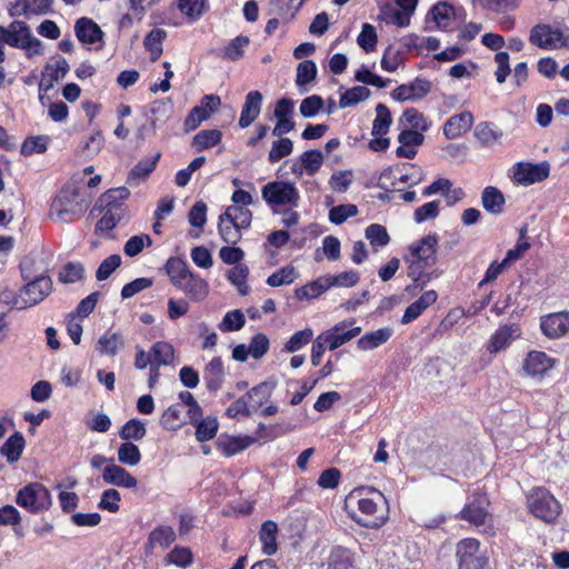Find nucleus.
Instances as JSON below:
<instances>
[{
    "mask_svg": "<svg viewBox=\"0 0 569 569\" xmlns=\"http://www.w3.org/2000/svg\"><path fill=\"white\" fill-rule=\"evenodd\" d=\"M392 123V118L389 109L382 104L379 103L376 107V118L372 123V136H385L388 133L390 126Z\"/></svg>",
    "mask_w": 569,
    "mask_h": 569,
    "instance_id": "44",
    "label": "nucleus"
},
{
    "mask_svg": "<svg viewBox=\"0 0 569 569\" xmlns=\"http://www.w3.org/2000/svg\"><path fill=\"white\" fill-rule=\"evenodd\" d=\"M298 277L296 269L292 266H286L278 271L270 274L267 283L270 287H280L292 283Z\"/></svg>",
    "mask_w": 569,
    "mask_h": 569,
    "instance_id": "62",
    "label": "nucleus"
},
{
    "mask_svg": "<svg viewBox=\"0 0 569 569\" xmlns=\"http://www.w3.org/2000/svg\"><path fill=\"white\" fill-rule=\"evenodd\" d=\"M90 204L74 183H67L54 196L50 203L49 218L62 222L71 223L82 217Z\"/></svg>",
    "mask_w": 569,
    "mask_h": 569,
    "instance_id": "3",
    "label": "nucleus"
},
{
    "mask_svg": "<svg viewBox=\"0 0 569 569\" xmlns=\"http://www.w3.org/2000/svg\"><path fill=\"white\" fill-rule=\"evenodd\" d=\"M126 346L122 333L108 330L101 335L96 343V350L101 356H116Z\"/></svg>",
    "mask_w": 569,
    "mask_h": 569,
    "instance_id": "27",
    "label": "nucleus"
},
{
    "mask_svg": "<svg viewBox=\"0 0 569 569\" xmlns=\"http://www.w3.org/2000/svg\"><path fill=\"white\" fill-rule=\"evenodd\" d=\"M398 141L400 146L396 149L397 157L413 159L417 156L418 148L423 143L425 137L420 132L405 128L399 133Z\"/></svg>",
    "mask_w": 569,
    "mask_h": 569,
    "instance_id": "17",
    "label": "nucleus"
},
{
    "mask_svg": "<svg viewBox=\"0 0 569 569\" xmlns=\"http://www.w3.org/2000/svg\"><path fill=\"white\" fill-rule=\"evenodd\" d=\"M102 479L106 483L133 489L137 487L138 481L127 469L116 465L113 459H110V463L106 465L102 470Z\"/></svg>",
    "mask_w": 569,
    "mask_h": 569,
    "instance_id": "14",
    "label": "nucleus"
},
{
    "mask_svg": "<svg viewBox=\"0 0 569 569\" xmlns=\"http://www.w3.org/2000/svg\"><path fill=\"white\" fill-rule=\"evenodd\" d=\"M167 37L163 29H153L144 38V48L150 52V58L156 61L162 54V42Z\"/></svg>",
    "mask_w": 569,
    "mask_h": 569,
    "instance_id": "43",
    "label": "nucleus"
},
{
    "mask_svg": "<svg viewBox=\"0 0 569 569\" xmlns=\"http://www.w3.org/2000/svg\"><path fill=\"white\" fill-rule=\"evenodd\" d=\"M249 38L247 36H238L232 39L223 49L222 58L230 61H237L244 54L246 48L249 46Z\"/></svg>",
    "mask_w": 569,
    "mask_h": 569,
    "instance_id": "51",
    "label": "nucleus"
},
{
    "mask_svg": "<svg viewBox=\"0 0 569 569\" xmlns=\"http://www.w3.org/2000/svg\"><path fill=\"white\" fill-rule=\"evenodd\" d=\"M74 32L78 40L84 44H94L102 40L103 32L100 27L89 18H80L76 21Z\"/></svg>",
    "mask_w": 569,
    "mask_h": 569,
    "instance_id": "24",
    "label": "nucleus"
},
{
    "mask_svg": "<svg viewBox=\"0 0 569 569\" xmlns=\"http://www.w3.org/2000/svg\"><path fill=\"white\" fill-rule=\"evenodd\" d=\"M68 71V63L64 59L57 61L53 64H48L46 67V73L43 74V79L41 80L39 88L40 90H48L53 86V82H57L59 79L63 78Z\"/></svg>",
    "mask_w": 569,
    "mask_h": 569,
    "instance_id": "40",
    "label": "nucleus"
},
{
    "mask_svg": "<svg viewBox=\"0 0 569 569\" xmlns=\"http://www.w3.org/2000/svg\"><path fill=\"white\" fill-rule=\"evenodd\" d=\"M540 328L549 339L565 336L569 331V312L561 311L542 317Z\"/></svg>",
    "mask_w": 569,
    "mask_h": 569,
    "instance_id": "15",
    "label": "nucleus"
},
{
    "mask_svg": "<svg viewBox=\"0 0 569 569\" xmlns=\"http://www.w3.org/2000/svg\"><path fill=\"white\" fill-rule=\"evenodd\" d=\"M511 561L518 569H529V567L546 569V559L530 550H515L511 555Z\"/></svg>",
    "mask_w": 569,
    "mask_h": 569,
    "instance_id": "33",
    "label": "nucleus"
},
{
    "mask_svg": "<svg viewBox=\"0 0 569 569\" xmlns=\"http://www.w3.org/2000/svg\"><path fill=\"white\" fill-rule=\"evenodd\" d=\"M166 271L174 287H179L180 283L192 273L187 262L179 258H170L166 263Z\"/></svg>",
    "mask_w": 569,
    "mask_h": 569,
    "instance_id": "37",
    "label": "nucleus"
},
{
    "mask_svg": "<svg viewBox=\"0 0 569 569\" xmlns=\"http://www.w3.org/2000/svg\"><path fill=\"white\" fill-rule=\"evenodd\" d=\"M178 289L193 301H202L209 293L208 282L194 272L189 274L188 278L180 283Z\"/></svg>",
    "mask_w": 569,
    "mask_h": 569,
    "instance_id": "26",
    "label": "nucleus"
},
{
    "mask_svg": "<svg viewBox=\"0 0 569 569\" xmlns=\"http://www.w3.org/2000/svg\"><path fill=\"white\" fill-rule=\"evenodd\" d=\"M176 539L174 530L169 526H160L149 535V543L154 547L168 548Z\"/></svg>",
    "mask_w": 569,
    "mask_h": 569,
    "instance_id": "57",
    "label": "nucleus"
},
{
    "mask_svg": "<svg viewBox=\"0 0 569 569\" xmlns=\"http://www.w3.org/2000/svg\"><path fill=\"white\" fill-rule=\"evenodd\" d=\"M556 365V360L543 351H529L523 360L522 369L531 378H542Z\"/></svg>",
    "mask_w": 569,
    "mask_h": 569,
    "instance_id": "12",
    "label": "nucleus"
},
{
    "mask_svg": "<svg viewBox=\"0 0 569 569\" xmlns=\"http://www.w3.org/2000/svg\"><path fill=\"white\" fill-rule=\"evenodd\" d=\"M550 172L547 161L532 163L520 161L512 166L511 178L520 186H530L546 180Z\"/></svg>",
    "mask_w": 569,
    "mask_h": 569,
    "instance_id": "10",
    "label": "nucleus"
},
{
    "mask_svg": "<svg viewBox=\"0 0 569 569\" xmlns=\"http://www.w3.org/2000/svg\"><path fill=\"white\" fill-rule=\"evenodd\" d=\"M456 556L459 569H483L487 565V557L480 549V542L473 538L459 541Z\"/></svg>",
    "mask_w": 569,
    "mask_h": 569,
    "instance_id": "9",
    "label": "nucleus"
},
{
    "mask_svg": "<svg viewBox=\"0 0 569 569\" xmlns=\"http://www.w3.org/2000/svg\"><path fill=\"white\" fill-rule=\"evenodd\" d=\"M399 126L422 133L429 129L430 122L418 110L410 108L403 111Z\"/></svg>",
    "mask_w": 569,
    "mask_h": 569,
    "instance_id": "36",
    "label": "nucleus"
},
{
    "mask_svg": "<svg viewBox=\"0 0 569 569\" xmlns=\"http://www.w3.org/2000/svg\"><path fill=\"white\" fill-rule=\"evenodd\" d=\"M23 447V437L20 433H14L9 437L1 447V455L4 456L9 462H14L20 458Z\"/></svg>",
    "mask_w": 569,
    "mask_h": 569,
    "instance_id": "49",
    "label": "nucleus"
},
{
    "mask_svg": "<svg viewBox=\"0 0 569 569\" xmlns=\"http://www.w3.org/2000/svg\"><path fill=\"white\" fill-rule=\"evenodd\" d=\"M488 498L487 495L480 491L473 492L460 511L461 519L475 525L480 526L486 522L488 517Z\"/></svg>",
    "mask_w": 569,
    "mask_h": 569,
    "instance_id": "11",
    "label": "nucleus"
},
{
    "mask_svg": "<svg viewBox=\"0 0 569 569\" xmlns=\"http://www.w3.org/2000/svg\"><path fill=\"white\" fill-rule=\"evenodd\" d=\"M248 274H249V269L246 264L233 266L228 271V274H227L228 280L238 288L239 292L242 296L247 295L249 291V287L247 284Z\"/></svg>",
    "mask_w": 569,
    "mask_h": 569,
    "instance_id": "60",
    "label": "nucleus"
},
{
    "mask_svg": "<svg viewBox=\"0 0 569 569\" xmlns=\"http://www.w3.org/2000/svg\"><path fill=\"white\" fill-rule=\"evenodd\" d=\"M84 277V268L80 262H68L61 267L58 280L62 283H74Z\"/></svg>",
    "mask_w": 569,
    "mask_h": 569,
    "instance_id": "55",
    "label": "nucleus"
},
{
    "mask_svg": "<svg viewBox=\"0 0 569 569\" xmlns=\"http://www.w3.org/2000/svg\"><path fill=\"white\" fill-rule=\"evenodd\" d=\"M222 133L217 129L202 130L193 137L192 146L197 151H202L220 143Z\"/></svg>",
    "mask_w": 569,
    "mask_h": 569,
    "instance_id": "48",
    "label": "nucleus"
},
{
    "mask_svg": "<svg viewBox=\"0 0 569 569\" xmlns=\"http://www.w3.org/2000/svg\"><path fill=\"white\" fill-rule=\"evenodd\" d=\"M438 242V236L429 233L409 244L403 254L407 276L421 289L440 276L438 271H427L437 262Z\"/></svg>",
    "mask_w": 569,
    "mask_h": 569,
    "instance_id": "1",
    "label": "nucleus"
},
{
    "mask_svg": "<svg viewBox=\"0 0 569 569\" xmlns=\"http://www.w3.org/2000/svg\"><path fill=\"white\" fill-rule=\"evenodd\" d=\"M129 196L130 191L126 187L110 189L100 196L94 206V209L113 210L117 208L124 213V201Z\"/></svg>",
    "mask_w": 569,
    "mask_h": 569,
    "instance_id": "25",
    "label": "nucleus"
},
{
    "mask_svg": "<svg viewBox=\"0 0 569 569\" xmlns=\"http://www.w3.org/2000/svg\"><path fill=\"white\" fill-rule=\"evenodd\" d=\"M430 90V81L423 78H416L409 83L397 87L391 96L397 101H416L425 98Z\"/></svg>",
    "mask_w": 569,
    "mask_h": 569,
    "instance_id": "13",
    "label": "nucleus"
},
{
    "mask_svg": "<svg viewBox=\"0 0 569 569\" xmlns=\"http://www.w3.org/2000/svg\"><path fill=\"white\" fill-rule=\"evenodd\" d=\"M365 236L375 251H378L390 242L387 229L378 223L369 224L365 230Z\"/></svg>",
    "mask_w": 569,
    "mask_h": 569,
    "instance_id": "42",
    "label": "nucleus"
},
{
    "mask_svg": "<svg viewBox=\"0 0 569 569\" xmlns=\"http://www.w3.org/2000/svg\"><path fill=\"white\" fill-rule=\"evenodd\" d=\"M16 502L31 513L48 510L52 505L49 490L39 482H32L21 488L17 493Z\"/></svg>",
    "mask_w": 569,
    "mask_h": 569,
    "instance_id": "6",
    "label": "nucleus"
},
{
    "mask_svg": "<svg viewBox=\"0 0 569 569\" xmlns=\"http://www.w3.org/2000/svg\"><path fill=\"white\" fill-rule=\"evenodd\" d=\"M358 212L359 210L356 204L346 203L332 207L329 210L328 217L331 223L339 226L347 221L349 218L356 217Z\"/></svg>",
    "mask_w": 569,
    "mask_h": 569,
    "instance_id": "59",
    "label": "nucleus"
},
{
    "mask_svg": "<svg viewBox=\"0 0 569 569\" xmlns=\"http://www.w3.org/2000/svg\"><path fill=\"white\" fill-rule=\"evenodd\" d=\"M53 289L52 280L49 276L41 274L27 282L18 293L17 303L20 308L36 306L43 301Z\"/></svg>",
    "mask_w": 569,
    "mask_h": 569,
    "instance_id": "8",
    "label": "nucleus"
},
{
    "mask_svg": "<svg viewBox=\"0 0 569 569\" xmlns=\"http://www.w3.org/2000/svg\"><path fill=\"white\" fill-rule=\"evenodd\" d=\"M328 289H330L329 279L327 276H323L298 288L296 290V297L298 300L316 299Z\"/></svg>",
    "mask_w": 569,
    "mask_h": 569,
    "instance_id": "35",
    "label": "nucleus"
},
{
    "mask_svg": "<svg viewBox=\"0 0 569 569\" xmlns=\"http://www.w3.org/2000/svg\"><path fill=\"white\" fill-rule=\"evenodd\" d=\"M429 16L438 29L447 30L455 19V8L447 2H438L430 9Z\"/></svg>",
    "mask_w": 569,
    "mask_h": 569,
    "instance_id": "34",
    "label": "nucleus"
},
{
    "mask_svg": "<svg viewBox=\"0 0 569 569\" xmlns=\"http://www.w3.org/2000/svg\"><path fill=\"white\" fill-rule=\"evenodd\" d=\"M152 363L154 366H168L173 361L174 349L166 341H158L150 348Z\"/></svg>",
    "mask_w": 569,
    "mask_h": 569,
    "instance_id": "41",
    "label": "nucleus"
},
{
    "mask_svg": "<svg viewBox=\"0 0 569 569\" xmlns=\"http://www.w3.org/2000/svg\"><path fill=\"white\" fill-rule=\"evenodd\" d=\"M299 158L301 159L302 168L307 170L308 176H315L323 163L322 152L316 149L302 152Z\"/></svg>",
    "mask_w": 569,
    "mask_h": 569,
    "instance_id": "58",
    "label": "nucleus"
},
{
    "mask_svg": "<svg viewBox=\"0 0 569 569\" xmlns=\"http://www.w3.org/2000/svg\"><path fill=\"white\" fill-rule=\"evenodd\" d=\"M52 0H14L10 16H42L50 11Z\"/></svg>",
    "mask_w": 569,
    "mask_h": 569,
    "instance_id": "21",
    "label": "nucleus"
},
{
    "mask_svg": "<svg viewBox=\"0 0 569 569\" xmlns=\"http://www.w3.org/2000/svg\"><path fill=\"white\" fill-rule=\"evenodd\" d=\"M242 230H248L252 221V212L247 207L229 206L223 212Z\"/></svg>",
    "mask_w": 569,
    "mask_h": 569,
    "instance_id": "50",
    "label": "nucleus"
},
{
    "mask_svg": "<svg viewBox=\"0 0 569 569\" xmlns=\"http://www.w3.org/2000/svg\"><path fill=\"white\" fill-rule=\"evenodd\" d=\"M193 426L196 428L194 436L199 442H204L213 439L219 429L218 419L212 416H208L206 418H202L201 420L196 421Z\"/></svg>",
    "mask_w": 569,
    "mask_h": 569,
    "instance_id": "39",
    "label": "nucleus"
},
{
    "mask_svg": "<svg viewBox=\"0 0 569 569\" xmlns=\"http://www.w3.org/2000/svg\"><path fill=\"white\" fill-rule=\"evenodd\" d=\"M263 97L258 90L247 93L244 103L239 118V127L248 128L259 117L261 112Z\"/></svg>",
    "mask_w": 569,
    "mask_h": 569,
    "instance_id": "18",
    "label": "nucleus"
},
{
    "mask_svg": "<svg viewBox=\"0 0 569 569\" xmlns=\"http://www.w3.org/2000/svg\"><path fill=\"white\" fill-rule=\"evenodd\" d=\"M395 330L387 326L366 332L357 340V348L361 351H371L387 343L393 336Z\"/></svg>",
    "mask_w": 569,
    "mask_h": 569,
    "instance_id": "20",
    "label": "nucleus"
},
{
    "mask_svg": "<svg viewBox=\"0 0 569 569\" xmlns=\"http://www.w3.org/2000/svg\"><path fill=\"white\" fill-rule=\"evenodd\" d=\"M378 21H383L388 24L397 26L398 28H406L410 24L409 19H407V14L401 12L399 9L393 8L389 2L378 3Z\"/></svg>",
    "mask_w": 569,
    "mask_h": 569,
    "instance_id": "32",
    "label": "nucleus"
},
{
    "mask_svg": "<svg viewBox=\"0 0 569 569\" xmlns=\"http://www.w3.org/2000/svg\"><path fill=\"white\" fill-rule=\"evenodd\" d=\"M473 124V116L469 111H463L451 116L443 126V134L447 139H457L468 132Z\"/></svg>",
    "mask_w": 569,
    "mask_h": 569,
    "instance_id": "19",
    "label": "nucleus"
},
{
    "mask_svg": "<svg viewBox=\"0 0 569 569\" xmlns=\"http://www.w3.org/2000/svg\"><path fill=\"white\" fill-rule=\"evenodd\" d=\"M278 525L272 520H267L261 525L259 540L261 550L266 556H272L278 550L277 543Z\"/></svg>",
    "mask_w": 569,
    "mask_h": 569,
    "instance_id": "30",
    "label": "nucleus"
},
{
    "mask_svg": "<svg viewBox=\"0 0 569 569\" xmlns=\"http://www.w3.org/2000/svg\"><path fill=\"white\" fill-rule=\"evenodd\" d=\"M527 508L537 519L553 523L561 513V505L546 489L535 488L527 495Z\"/></svg>",
    "mask_w": 569,
    "mask_h": 569,
    "instance_id": "5",
    "label": "nucleus"
},
{
    "mask_svg": "<svg viewBox=\"0 0 569 569\" xmlns=\"http://www.w3.org/2000/svg\"><path fill=\"white\" fill-rule=\"evenodd\" d=\"M277 387L276 380H266L252 387L244 396L253 412L261 408L272 396Z\"/></svg>",
    "mask_w": 569,
    "mask_h": 569,
    "instance_id": "29",
    "label": "nucleus"
},
{
    "mask_svg": "<svg viewBox=\"0 0 569 569\" xmlns=\"http://www.w3.org/2000/svg\"><path fill=\"white\" fill-rule=\"evenodd\" d=\"M256 441L257 439L251 436H221L217 441V447L223 456L232 457L242 452Z\"/></svg>",
    "mask_w": 569,
    "mask_h": 569,
    "instance_id": "23",
    "label": "nucleus"
},
{
    "mask_svg": "<svg viewBox=\"0 0 569 569\" xmlns=\"http://www.w3.org/2000/svg\"><path fill=\"white\" fill-rule=\"evenodd\" d=\"M141 458L140 449L131 441H124L118 447V461L124 466L134 467Z\"/></svg>",
    "mask_w": 569,
    "mask_h": 569,
    "instance_id": "45",
    "label": "nucleus"
},
{
    "mask_svg": "<svg viewBox=\"0 0 569 569\" xmlns=\"http://www.w3.org/2000/svg\"><path fill=\"white\" fill-rule=\"evenodd\" d=\"M0 31H2L7 44L19 49L30 34L31 29L24 21L14 20L8 27L0 26Z\"/></svg>",
    "mask_w": 569,
    "mask_h": 569,
    "instance_id": "28",
    "label": "nucleus"
},
{
    "mask_svg": "<svg viewBox=\"0 0 569 569\" xmlns=\"http://www.w3.org/2000/svg\"><path fill=\"white\" fill-rule=\"evenodd\" d=\"M293 151V142L289 138L279 137L278 140L272 142L271 149L268 154L270 163L279 162L281 159L290 156Z\"/></svg>",
    "mask_w": 569,
    "mask_h": 569,
    "instance_id": "52",
    "label": "nucleus"
},
{
    "mask_svg": "<svg viewBox=\"0 0 569 569\" xmlns=\"http://www.w3.org/2000/svg\"><path fill=\"white\" fill-rule=\"evenodd\" d=\"M103 214L100 220L97 222L96 230L101 232L111 231L122 219L124 213L120 209H100Z\"/></svg>",
    "mask_w": 569,
    "mask_h": 569,
    "instance_id": "64",
    "label": "nucleus"
},
{
    "mask_svg": "<svg viewBox=\"0 0 569 569\" xmlns=\"http://www.w3.org/2000/svg\"><path fill=\"white\" fill-rule=\"evenodd\" d=\"M181 407L180 405H172L167 410L163 411L160 418V426L164 430L174 431L178 430L182 426L181 419Z\"/></svg>",
    "mask_w": 569,
    "mask_h": 569,
    "instance_id": "56",
    "label": "nucleus"
},
{
    "mask_svg": "<svg viewBox=\"0 0 569 569\" xmlns=\"http://www.w3.org/2000/svg\"><path fill=\"white\" fill-rule=\"evenodd\" d=\"M358 46L366 52L376 50L378 36L376 29L370 23H363L360 33L357 38Z\"/></svg>",
    "mask_w": 569,
    "mask_h": 569,
    "instance_id": "61",
    "label": "nucleus"
},
{
    "mask_svg": "<svg viewBox=\"0 0 569 569\" xmlns=\"http://www.w3.org/2000/svg\"><path fill=\"white\" fill-rule=\"evenodd\" d=\"M218 231L221 239L230 244H236L242 237V229L231 219L226 218L224 213L219 216Z\"/></svg>",
    "mask_w": 569,
    "mask_h": 569,
    "instance_id": "38",
    "label": "nucleus"
},
{
    "mask_svg": "<svg viewBox=\"0 0 569 569\" xmlns=\"http://www.w3.org/2000/svg\"><path fill=\"white\" fill-rule=\"evenodd\" d=\"M146 433V425L139 419L128 420L119 431L120 438L124 441H139L144 438Z\"/></svg>",
    "mask_w": 569,
    "mask_h": 569,
    "instance_id": "47",
    "label": "nucleus"
},
{
    "mask_svg": "<svg viewBox=\"0 0 569 569\" xmlns=\"http://www.w3.org/2000/svg\"><path fill=\"white\" fill-rule=\"evenodd\" d=\"M313 339V330L305 328L295 332L284 345V351L293 353L301 350Z\"/></svg>",
    "mask_w": 569,
    "mask_h": 569,
    "instance_id": "54",
    "label": "nucleus"
},
{
    "mask_svg": "<svg viewBox=\"0 0 569 569\" xmlns=\"http://www.w3.org/2000/svg\"><path fill=\"white\" fill-rule=\"evenodd\" d=\"M261 197L273 213H280L281 208H298L300 192L291 181L274 180L261 188Z\"/></svg>",
    "mask_w": 569,
    "mask_h": 569,
    "instance_id": "4",
    "label": "nucleus"
},
{
    "mask_svg": "<svg viewBox=\"0 0 569 569\" xmlns=\"http://www.w3.org/2000/svg\"><path fill=\"white\" fill-rule=\"evenodd\" d=\"M370 96V90L363 86H357L346 90L339 100L340 108H348L366 100Z\"/></svg>",
    "mask_w": 569,
    "mask_h": 569,
    "instance_id": "53",
    "label": "nucleus"
},
{
    "mask_svg": "<svg viewBox=\"0 0 569 569\" xmlns=\"http://www.w3.org/2000/svg\"><path fill=\"white\" fill-rule=\"evenodd\" d=\"M178 9L191 21L198 20L208 9V0H178Z\"/></svg>",
    "mask_w": 569,
    "mask_h": 569,
    "instance_id": "46",
    "label": "nucleus"
},
{
    "mask_svg": "<svg viewBox=\"0 0 569 569\" xmlns=\"http://www.w3.org/2000/svg\"><path fill=\"white\" fill-rule=\"evenodd\" d=\"M520 337V329L516 325L500 326L490 337L487 343V350L496 355L510 346V343Z\"/></svg>",
    "mask_w": 569,
    "mask_h": 569,
    "instance_id": "16",
    "label": "nucleus"
},
{
    "mask_svg": "<svg viewBox=\"0 0 569 569\" xmlns=\"http://www.w3.org/2000/svg\"><path fill=\"white\" fill-rule=\"evenodd\" d=\"M529 42L545 50L569 49V33L549 24L539 23L531 28Z\"/></svg>",
    "mask_w": 569,
    "mask_h": 569,
    "instance_id": "7",
    "label": "nucleus"
},
{
    "mask_svg": "<svg viewBox=\"0 0 569 569\" xmlns=\"http://www.w3.org/2000/svg\"><path fill=\"white\" fill-rule=\"evenodd\" d=\"M226 378L223 362L220 357L212 358L204 367L203 381L206 387L211 392H217L221 389Z\"/></svg>",
    "mask_w": 569,
    "mask_h": 569,
    "instance_id": "22",
    "label": "nucleus"
},
{
    "mask_svg": "<svg viewBox=\"0 0 569 569\" xmlns=\"http://www.w3.org/2000/svg\"><path fill=\"white\" fill-rule=\"evenodd\" d=\"M440 200H432L427 202L419 208H417L413 212V220L416 223H422L428 220H433L439 216L440 212Z\"/></svg>",
    "mask_w": 569,
    "mask_h": 569,
    "instance_id": "63",
    "label": "nucleus"
},
{
    "mask_svg": "<svg viewBox=\"0 0 569 569\" xmlns=\"http://www.w3.org/2000/svg\"><path fill=\"white\" fill-rule=\"evenodd\" d=\"M506 199L503 193L496 187L488 186L481 193V204L491 214H500L503 211Z\"/></svg>",
    "mask_w": 569,
    "mask_h": 569,
    "instance_id": "31",
    "label": "nucleus"
},
{
    "mask_svg": "<svg viewBox=\"0 0 569 569\" xmlns=\"http://www.w3.org/2000/svg\"><path fill=\"white\" fill-rule=\"evenodd\" d=\"M356 502L351 518L362 527L379 528L388 519V502L383 493L371 487L356 488L349 496V503Z\"/></svg>",
    "mask_w": 569,
    "mask_h": 569,
    "instance_id": "2",
    "label": "nucleus"
}]
</instances>
